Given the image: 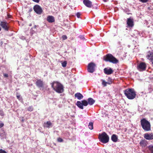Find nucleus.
Masks as SVG:
<instances>
[{
  "label": "nucleus",
  "instance_id": "13",
  "mask_svg": "<svg viewBox=\"0 0 153 153\" xmlns=\"http://www.w3.org/2000/svg\"><path fill=\"white\" fill-rule=\"evenodd\" d=\"M104 73L107 74L109 75L111 74L113 72V71L111 68L108 69L107 68H105L104 69Z\"/></svg>",
  "mask_w": 153,
  "mask_h": 153
},
{
  "label": "nucleus",
  "instance_id": "1",
  "mask_svg": "<svg viewBox=\"0 0 153 153\" xmlns=\"http://www.w3.org/2000/svg\"><path fill=\"white\" fill-rule=\"evenodd\" d=\"M52 87L56 92L59 93H61L64 91L63 86L60 83L57 82H54L51 83Z\"/></svg>",
  "mask_w": 153,
  "mask_h": 153
},
{
  "label": "nucleus",
  "instance_id": "17",
  "mask_svg": "<svg viewBox=\"0 0 153 153\" xmlns=\"http://www.w3.org/2000/svg\"><path fill=\"white\" fill-rule=\"evenodd\" d=\"M140 144L142 147H145L147 145V141L145 140H142L140 141Z\"/></svg>",
  "mask_w": 153,
  "mask_h": 153
},
{
  "label": "nucleus",
  "instance_id": "3",
  "mask_svg": "<svg viewBox=\"0 0 153 153\" xmlns=\"http://www.w3.org/2000/svg\"><path fill=\"white\" fill-rule=\"evenodd\" d=\"M141 124L143 129L145 131H148L151 130V125L150 123L144 119L141 120Z\"/></svg>",
  "mask_w": 153,
  "mask_h": 153
},
{
  "label": "nucleus",
  "instance_id": "14",
  "mask_svg": "<svg viewBox=\"0 0 153 153\" xmlns=\"http://www.w3.org/2000/svg\"><path fill=\"white\" fill-rule=\"evenodd\" d=\"M0 25L5 30H8V28L6 22H1L0 23Z\"/></svg>",
  "mask_w": 153,
  "mask_h": 153
},
{
  "label": "nucleus",
  "instance_id": "29",
  "mask_svg": "<svg viewBox=\"0 0 153 153\" xmlns=\"http://www.w3.org/2000/svg\"><path fill=\"white\" fill-rule=\"evenodd\" d=\"M36 25H35L34 27L32 28L31 29V33H34V32H35V31H33V29H35L36 28Z\"/></svg>",
  "mask_w": 153,
  "mask_h": 153
},
{
  "label": "nucleus",
  "instance_id": "30",
  "mask_svg": "<svg viewBox=\"0 0 153 153\" xmlns=\"http://www.w3.org/2000/svg\"><path fill=\"white\" fill-rule=\"evenodd\" d=\"M76 15L78 18H79L81 15V14L80 13H77L76 14Z\"/></svg>",
  "mask_w": 153,
  "mask_h": 153
},
{
  "label": "nucleus",
  "instance_id": "27",
  "mask_svg": "<svg viewBox=\"0 0 153 153\" xmlns=\"http://www.w3.org/2000/svg\"><path fill=\"white\" fill-rule=\"evenodd\" d=\"M102 85L104 86H106V82H105L104 80H102Z\"/></svg>",
  "mask_w": 153,
  "mask_h": 153
},
{
  "label": "nucleus",
  "instance_id": "28",
  "mask_svg": "<svg viewBox=\"0 0 153 153\" xmlns=\"http://www.w3.org/2000/svg\"><path fill=\"white\" fill-rule=\"evenodd\" d=\"M149 149L151 151V153H153V146H149Z\"/></svg>",
  "mask_w": 153,
  "mask_h": 153
},
{
  "label": "nucleus",
  "instance_id": "39",
  "mask_svg": "<svg viewBox=\"0 0 153 153\" xmlns=\"http://www.w3.org/2000/svg\"><path fill=\"white\" fill-rule=\"evenodd\" d=\"M111 83V81H110V82H106V84H110Z\"/></svg>",
  "mask_w": 153,
  "mask_h": 153
},
{
  "label": "nucleus",
  "instance_id": "4",
  "mask_svg": "<svg viewBox=\"0 0 153 153\" xmlns=\"http://www.w3.org/2000/svg\"><path fill=\"white\" fill-rule=\"evenodd\" d=\"M104 59L106 61H108L114 64H116L118 62V60L111 54H108L105 56Z\"/></svg>",
  "mask_w": 153,
  "mask_h": 153
},
{
  "label": "nucleus",
  "instance_id": "12",
  "mask_svg": "<svg viewBox=\"0 0 153 153\" xmlns=\"http://www.w3.org/2000/svg\"><path fill=\"white\" fill-rule=\"evenodd\" d=\"M85 5L88 7H91L92 6L91 2L89 0H84L83 1Z\"/></svg>",
  "mask_w": 153,
  "mask_h": 153
},
{
  "label": "nucleus",
  "instance_id": "20",
  "mask_svg": "<svg viewBox=\"0 0 153 153\" xmlns=\"http://www.w3.org/2000/svg\"><path fill=\"white\" fill-rule=\"evenodd\" d=\"M76 105L77 106L80 108L81 109H83V106L82 102L77 101L76 102Z\"/></svg>",
  "mask_w": 153,
  "mask_h": 153
},
{
  "label": "nucleus",
  "instance_id": "37",
  "mask_svg": "<svg viewBox=\"0 0 153 153\" xmlns=\"http://www.w3.org/2000/svg\"><path fill=\"white\" fill-rule=\"evenodd\" d=\"M79 37L81 39H84V36H80Z\"/></svg>",
  "mask_w": 153,
  "mask_h": 153
},
{
  "label": "nucleus",
  "instance_id": "25",
  "mask_svg": "<svg viewBox=\"0 0 153 153\" xmlns=\"http://www.w3.org/2000/svg\"><path fill=\"white\" fill-rule=\"evenodd\" d=\"M62 66L63 67H65L67 65V62L66 61H64L62 63Z\"/></svg>",
  "mask_w": 153,
  "mask_h": 153
},
{
  "label": "nucleus",
  "instance_id": "11",
  "mask_svg": "<svg viewBox=\"0 0 153 153\" xmlns=\"http://www.w3.org/2000/svg\"><path fill=\"white\" fill-rule=\"evenodd\" d=\"M144 137L146 140H151L153 139V134L151 133H146L144 134Z\"/></svg>",
  "mask_w": 153,
  "mask_h": 153
},
{
  "label": "nucleus",
  "instance_id": "19",
  "mask_svg": "<svg viewBox=\"0 0 153 153\" xmlns=\"http://www.w3.org/2000/svg\"><path fill=\"white\" fill-rule=\"evenodd\" d=\"M44 127H46L48 128H50L51 127L52 123L48 121L46 123H45L44 125Z\"/></svg>",
  "mask_w": 153,
  "mask_h": 153
},
{
  "label": "nucleus",
  "instance_id": "24",
  "mask_svg": "<svg viewBox=\"0 0 153 153\" xmlns=\"http://www.w3.org/2000/svg\"><path fill=\"white\" fill-rule=\"evenodd\" d=\"M81 102L83 104V106H86L88 104V102L85 100H83Z\"/></svg>",
  "mask_w": 153,
  "mask_h": 153
},
{
  "label": "nucleus",
  "instance_id": "41",
  "mask_svg": "<svg viewBox=\"0 0 153 153\" xmlns=\"http://www.w3.org/2000/svg\"><path fill=\"white\" fill-rule=\"evenodd\" d=\"M31 25H32V24H30L29 25V26H31Z\"/></svg>",
  "mask_w": 153,
  "mask_h": 153
},
{
  "label": "nucleus",
  "instance_id": "2",
  "mask_svg": "<svg viewBox=\"0 0 153 153\" xmlns=\"http://www.w3.org/2000/svg\"><path fill=\"white\" fill-rule=\"evenodd\" d=\"M124 92L125 95L129 99H133L135 97L136 93L134 89H127Z\"/></svg>",
  "mask_w": 153,
  "mask_h": 153
},
{
  "label": "nucleus",
  "instance_id": "15",
  "mask_svg": "<svg viewBox=\"0 0 153 153\" xmlns=\"http://www.w3.org/2000/svg\"><path fill=\"white\" fill-rule=\"evenodd\" d=\"M36 85L39 87H42L43 85V83L41 80H38L36 82Z\"/></svg>",
  "mask_w": 153,
  "mask_h": 153
},
{
  "label": "nucleus",
  "instance_id": "32",
  "mask_svg": "<svg viewBox=\"0 0 153 153\" xmlns=\"http://www.w3.org/2000/svg\"><path fill=\"white\" fill-rule=\"evenodd\" d=\"M4 125V123L0 121V128L2 127Z\"/></svg>",
  "mask_w": 153,
  "mask_h": 153
},
{
  "label": "nucleus",
  "instance_id": "7",
  "mask_svg": "<svg viewBox=\"0 0 153 153\" xmlns=\"http://www.w3.org/2000/svg\"><path fill=\"white\" fill-rule=\"evenodd\" d=\"M33 10L35 12L38 14H41L42 12L41 7L38 5H36L34 6Z\"/></svg>",
  "mask_w": 153,
  "mask_h": 153
},
{
  "label": "nucleus",
  "instance_id": "6",
  "mask_svg": "<svg viewBox=\"0 0 153 153\" xmlns=\"http://www.w3.org/2000/svg\"><path fill=\"white\" fill-rule=\"evenodd\" d=\"M96 65L93 62H91L88 64L87 70L88 72L93 73L95 71Z\"/></svg>",
  "mask_w": 153,
  "mask_h": 153
},
{
  "label": "nucleus",
  "instance_id": "9",
  "mask_svg": "<svg viewBox=\"0 0 153 153\" xmlns=\"http://www.w3.org/2000/svg\"><path fill=\"white\" fill-rule=\"evenodd\" d=\"M128 27H132L134 26V22L132 19L131 18L128 19L127 21Z\"/></svg>",
  "mask_w": 153,
  "mask_h": 153
},
{
  "label": "nucleus",
  "instance_id": "35",
  "mask_svg": "<svg viewBox=\"0 0 153 153\" xmlns=\"http://www.w3.org/2000/svg\"><path fill=\"white\" fill-rule=\"evenodd\" d=\"M0 153H7L5 151L2 149H0Z\"/></svg>",
  "mask_w": 153,
  "mask_h": 153
},
{
  "label": "nucleus",
  "instance_id": "34",
  "mask_svg": "<svg viewBox=\"0 0 153 153\" xmlns=\"http://www.w3.org/2000/svg\"><path fill=\"white\" fill-rule=\"evenodd\" d=\"M62 37L63 40H65L67 39V37L65 35H63Z\"/></svg>",
  "mask_w": 153,
  "mask_h": 153
},
{
  "label": "nucleus",
  "instance_id": "33",
  "mask_svg": "<svg viewBox=\"0 0 153 153\" xmlns=\"http://www.w3.org/2000/svg\"><path fill=\"white\" fill-rule=\"evenodd\" d=\"M57 140L59 142H61L63 141V140L60 138H59L57 139Z\"/></svg>",
  "mask_w": 153,
  "mask_h": 153
},
{
  "label": "nucleus",
  "instance_id": "31",
  "mask_svg": "<svg viewBox=\"0 0 153 153\" xmlns=\"http://www.w3.org/2000/svg\"><path fill=\"white\" fill-rule=\"evenodd\" d=\"M16 97H17V98L19 100H20V101L22 100V98L20 97V95H17Z\"/></svg>",
  "mask_w": 153,
  "mask_h": 153
},
{
  "label": "nucleus",
  "instance_id": "42",
  "mask_svg": "<svg viewBox=\"0 0 153 153\" xmlns=\"http://www.w3.org/2000/svg\"><path fill=\"white\" fill-rule=\"evenodd\" d=\"M104 0V1H105V2L106 1H107V0Z\"/></svg>",
  "mask_w": 153,
  "mask_h": 153
},
{
  "label": "nucleus",
  "instance_id": "18",
  "mask_svg": "<svg viewBox=\"0 0 153 153\" xmlns=\"http://www.w3.org/2000/svg\"><path fill=\"white\" fill-rule=\"evenodd\" d=\"M75 97H76L79 100H80L82 99L83 96L80 93H77L75 94Z\"/></svg>",
  "mask_w": 153,
  "mask_h": 153
},
{
  "label": "nucleus",
  "instance_id": "26",
  "mask_svg": "<svg viewBox=\"0 0 153 153\" xmlns=\"http://www.w3.org/2000/svg\"><path fill=\"white\" fill-rule=\"evenodd\" d=\"M33 108L32 106H29L27 108V110L30 111H33Z\"/></svg>",
  "mask_w": 153,
  "mask_h": 153
},
{
  "label": "nucleus",
  "instance_id": "16",
  "mask_svg": "<svg viewBox=\"0 0 153 153\" xmlns=\"http://www.w3.org/2000/svg\"><path fill=\"white\" fill-rule=\"evenodd\" d=\"M47 20L48 22L50 23H52L54 22L55 20L54 17L51 16H49L47 18Z\"/></svg>",
  "mask_w": 153,
  "mask_h": 153
},
{
  "label": "nucleus",
  "instance_id": "10",
  "mask_svg": "<svg viewBox=\"0 0 153 153\" xmlns=\"http://www.w3.org/2000/svg\"><path fill=\"white\" fill-rule=\"evenodd\" d=\"M146 57L148 59L150 60L151 61L153 60V51H149L147 53Z\"/></svg>",
  "mask_w": 153,
  "mask_h": 153
},
{
  "label": "nucleus",
  "instance_id": "5",
  "mask_svg": "<svg viewBox=\"0 0 153 153\" xmlns=\"http://www.w3.org/2000/svg\"><path fill=\"white\" fill-rule=\"evenodd\" d=\"M99 139L100 142L103 143H105L108 142L109 137L108 135L105 132H103L102 134H99Z\"/></svg>",
  "mask_w": 153,
  "mask_h": 153
},
{
  "label": "nucleus",
  "instance_id": "22",
  "mask_svg": "<svg viewBox=\"0 0 153 153\" xmlns=\"http://www.w3.org/2000/svg\"><path fill=\"white\" fill-rule=\"evenodd\" d=\"M111 140L114 142H117L118 140L117 136L115 134H113L111 137Z\"/></svg>",
  "mask_w": 153,
  "mask_h": 153
},
{
  "label": "nucleus",
  "instance_id": "38",
  "mask_svg": "<svg viewBox=\"0 0 153 153\" xmlns=\"http://www.w3.org/2000/svg\"><path fill=\"white\" fill-rule=\"evenodd\" d=\"M148 0H140V1L143 3H145Z\"/></svg>",
  "mask_w": 153,
  "mask_h": 153
},
{
  "label": "nucleus",
  "instance_id": "40",
  "mask_svg": "<svg viewBox=\"0 0 153 153\" xmlns=\"http://www.w3.org/2000/svg\"><path fill=\"white\" fill-rule=\"evenodd\" d=\"M33 1L36 2H38L39 1V0H33Z\"/></svg>",
  "mask_w": 153,
  "mask_h": 153
},
{
  "label": "nucleus",
  "instance_id": "21",
  "mask_svg": "<svg viewBox=\"0 0 153 153\" xmlns=\"http://www.w3.org/2000/svg\"><path fill=\"white\" fill-rule=\"evenodd\" d=\"M88 103L90 105H92L95 102L94 100L91 98H89L88 99Z\"/></svg>",
  "mask_w": 153,
  "mask_h": 153
},
{
  "label": "nucleus",
  "instance_id": "23",
  "mask_svg": "<svg viewBox=\"0 0 153 153\" xmlns=\"http://www.w3.org/2000/svg\"><path fill=\"white\" fill-rule=\"evenodd\" d=\"M89 128L91 129L92 130L93 129V123L91 122L89 123L88 125Z\"/></svg>",
  "mask_w": 153,
  "mask_h": 153
},
{
  "label": "nucleus",
  "instance_id": "8",
  "mask_svg": "<svg viewBox=\"0 0 153 153\" xmlns=\"http://www.w3.org/2000/svg\"><path fill=\"white\" fill-rule=\"evenodd\" d=\"M146 65L145 63L142 62L137 66V69L140 71H143L146 69Z\"/></svg>",
  "mask_w": 153,
  "mask_h": 153
},
{
  "label": "nucleus",
  "instance_id": "36",
  "mask_svg": "<svg viewBox=\"0 0 153 153\" xmlns=\"http://www.w3.org/2000/svg\"><path fill=\"white\" fill-rule=\"evenodd\" d=\"M3 76L4 77H7L8 76V75L7 74L5 73L3 74Z\"/></svg>",
  "mask_w": 153,
  "mask_h": 153
}]
</instances>
